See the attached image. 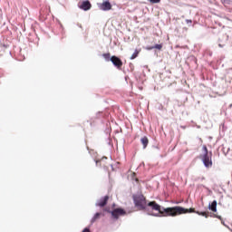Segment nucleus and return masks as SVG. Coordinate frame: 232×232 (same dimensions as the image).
<instances>
[{
    "instance_id": "nucleus-1",
    "label": "nucleus",
    "mask_w": 232,
    "mask_h": 232,
    "mask_svg": "<svg viewBox=\"0 0 232 232\" xmlns=\"http://www.w3.org/2000/svg\"><path fill=\"white\" fill-rule=\"evenodd\" d=\"M150 209L153 211H158V214H150L153 217H178V215H184V213H188V210L182 207H172L162 208L160 205L157 204L156 201H150L147 204Z\"/></svg>"
},
{
    "instance_id": "nucleus-2",
    "label": "nucleus",
    "mask_w": 232,
    "mask_h": 232,
    "mask_svg": "<svg viewBox=\"0 0 232 232\" xmlns=\"http://www.w3.org/2000/svg\"><path fill=\"white\" fill-rule=\"evenodd\" d=\"M203 151L204 154L200 155L199 159L202 160L205 168H211L213 166V152H209L206 145L203 146Z\"/></svg>"
},
{
    "instance_id": "nucleus-3",
    "label": "nucleus",
    "mask_w": 232,
    "mask_h": 232,
    "mask_svg": "<svg viewBox=\"0 0 232 232\" xmlns=\"http://www.w3.org/2000/svg\"><path fill=\"white\" fill-rule=\"evenodd\" d=\"M134 206L139 209V211H142L146 209V206H148V202L146 201V197L142 194H136L132 196Z\"/></svg>"
},
{
    "instance_id": "nucleus-4",
    "label": "nucleus",
    "mask_w": 232,
    "mask_h": 232,
    "mask_svg": "<svg viewBox=\"0 0 232 232\" xmlns=\"http://www.w3.org/2000/svg\"><path fill=\"white\" fill-rule=\"evenodd\" d=\"M111 62L118 70H121L122 68V60H121V58L117 56H111Z\"/></svg>"
},
{
    "instance_id": "nucleus-5",
    "label": "nucleus",
    "mask_w": 232,
    "mask_h": 232,
    "mask_svg": "<svg viewBox=\"0 0 232 232\" xmlns=\"http://www.w3.org/2000/svg\"><path fill=\"white\" fill-rule=\"evenodd\" d=\"M111 215L113 217V218H119V217H122L126 215V211L122 208H116L112 211H111Z\"/></svg>"
},
{
    "instance_id": "nucleus-6",
    "label": "nucleus",
    "mask_w": 232,
    "mask_h": 232,
    "mask_svg": "<svg viewBox=\"0 0 232 232\" xmlns=\"http://www.w3.org/2000/svg\"><path fill=\"white\" fill-rule=\"evenodd\" d=\"M187 212L183 213V215H186V213H197V215H199L201 217H205V218H208L209 217L208 212H200V211H196L195 208H185Z\"/></svg>"
},
{
    "instance_id": "nucleus-7",
    "label": "nucleus",
    "mask_w": 232,
    "mask_h": 232,
    "mask_svg": "<svg viewBox=\"0 0 232 232\" xmlns=\"http://www.w3.org/2000/svg\"><path fill=\"white\" fill-rule=\"evenodd\" d=\"M79 8H81V10H84L85 12H87V10H90L92 8V4L88 0L80 2Z\"/></svg>"
},
{
    "instance_id": "nucleus-8",
    "label": "nucleus",
    "mask_w": 232,
    "mask_h": 232,
    "mask_svg": "<svg viewBox=\"0 0 232 232\" xmlns=\"http://www.w3.org/2000/svg\"><path fill=\"white\" fill-rule=\"evenodd\" d=\"M99 8L103 12H108L109 10H111V4L108 0L104 1L103 3L100 4Z\"/></svg>"
},
{
    "instance_id": "nucleus-9",
    "label": "nucleus",
    "mask_w": 232,
    "mask_h": 232,
    "mask_svg": "<svg viewBox=\"0 0 232 232\" xmlns=\"http://www.w3.org/2000/svg\"><path fill=\"white\" fill-rule=\"evenodd\" d=\"M108 200H110V196H105L98 200L96 206H98L99 208H104V206L108 204Z\"/></svg>"
},
{
    "instance_id": "nucleus-10",
    "label": "nucleus",
    "mask_w": 232,
    "mask_h": 232,
    "mask_svg": "<svg viewBox=\"0 0 232 232\" xmlns=\"http://www.w3.org/2000/svg\"><path fill=\"white\" fill-rule=\"evenodd\" d=\"M208 209L213 211V213H217V200H214L211 204L208 205Z\"/></svg>"
},
{
    "instance_id": "nucleus-11",
    "label": "nucleus",
    "mask_w": 232,
    "mask_h": 232,
    "mask_svg": "<svg viewBox=\"0 0 232 232\" xmlns=\"http://www.w3.org/2000/svg\"><path fill=\"white\" fill-rule=\"evenodd\" d=\"M140 142L143 145V148L146 149L148 148V144H150V140H148V137H143L140 139Z\"/></svg>"
},
{
    "instance_id": "nucleus-12",
    "label": "nucleus",
    "mask_w": 232,
    "mask_h": 232,
    "mask_svg": "<svg viewBox=\"0 0 232 232\" xmlns=\"http://www.w3.org/2000/svg\"><path fill=\"white\" fill-rule=\"evenodd\" d=\"M163 44H157L154 46L147 47V50H162Z\"/></svg>"
},
{
    "instance_id": "nucleus-13",
    "label": "nucleus",
    "mask_w": 232,
    "mask_h": 232,
    "mask_svg": "<svg viewBox=\"0 0 232 232\" xmlns=\"http://www.w3.org/2000/svg\"><path fill=\"white\" fill-rule=\"evenodd\" d=\"M102 57L105 59V61H111V54L110 53H103Z\"/></svg>"
},
{
    "instance_id": "nucleus-14",
    "label": "nucleus",
    "mask_w": 232,
    "mask_h": 232,
    "mask_svg": "<svg viewBox=\"0 0 232 232\" xmlns=\"http://www.w3.org/2000/svg\"><path fill=\"white\" fill-rule=\"evenodd\" d=\"M99 218H101V213L97 212L92 218V222H95L96 220H99Z\"/></svg>"
},
{
    "instance_id": "nucleus-15",
    "label": "nucleus",
    "mask_w": 232,
    "mask_h": 232,
    "mask_svg": "<svg viewBox=\"0 0 232 232\" xmlns=\"http://www.w3.org/2000/svg\"><path fill=\"white\" fill-rule=\"evenodd\" d=\"M139 57V51L136 50L134 53L130 56V60L133 61V59H137Z\"/></svg>"
},
{
    "instance_id": "nucleus-16",
    "label": "nucleus",
    "mask_w": 232,
    "mask_h": 232,
    "mask_svg": "<svg viewBox=\"0 0 232 232\" xmlns=\"http://www.w3.org/2000/svg\"><path fill=\"white\" fill-rule=\"evenodd\" d=\"M151 5H157L158 3H160V0H149Z\"/></svg>"
},
{
    "instance_id": "nucleus-17",
    "label": "nucleus",
    "mask_w": 232,
    "mask_h": 232,
    "mask_svg": "<svg viewBox=\"0 0 232 232\" xmlns=\"http://www.w3.org/2000/svg\"><path fill=\"white\" fill-rule=\"evenodd\" d=\"M186 23H187V24H193V21H191V20H186Z\"/></svg>"
},
{
    "instance_id": "nucleus-18",
    "label": "nucleus",
    "mask_w": 232,
    "mask_h": 232,
    "mask_svg": "<svg viewBox=\"0 0 232 232\" xmlns=\"http://www.w3.org/2000/svg\"><path fill=\"white\" fill-rule=\"evenodd\" d=\"M82 232H91V231H90V228H84V229L82 230Z\"/></svg>"
},
{
    "instance_id": "nucleus-19",
    "label": "nucleus",
    "mask_w": 232,
    "mask_h": 232,
    "mask_svg": "<svg viewBox=\"0 0 232 232\" xmlns=\"http://www.w3.org/2000/svg\"><path fill=\"white\" fill-rule=\"evenodd\" d=\"M96 164H99V161H96Z\"/></svg>"
},
{
    "instance_id": "nucleus-20",
    "label": "nucleus",
    "mask_w": 232,
    "mask_h": 232,
    "mask_svg": "<svg viewBox=\"0 0 232 232\" xmlns=\"http://www.w3.org/2000/svg\"><path fill=\"white\" fill-rule=\"evenodd\" d=\"M226 1H230V0H225V2H226Z\"/></svg>"
}]
</instances>
